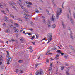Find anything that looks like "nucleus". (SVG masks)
<instances>
[{"label":"nucleus","mask_w":75,"mask_h":75,"mask_svg":"<svg viewBox=\"0 0 75 75\" xmlns=\"http://www.w3.org/2000/svg\"><path fill=\"white\" fill-rule=\"evenodd\" d=\"M21 39H20V40L21 41H24V39L23 38V37H21Z\"/></svg>","instance_id":"19"},{"label":"nucleus","mask_w":75,"mask_h":75,"mask_svg":"<svg viewBox=\"0 0 75 75\" xmlns=\"http://www.w3.org/2000/svg\"><path fill=\"white\" fill-rule=\"evenodd\" d=\"M55 59H59L58 58H57V57H56L54 58Z\"/></svg>","instance_id":"44"},{"label":"nucleus","mask_w":75,"mask_h":75,"mask_svg":"<svg viewBox=\"0 0 75 75\" xmlns=\"http://www.w3.org/2000/svg\"><path fill=\"white\" fill-rule=\"evenodd\" d=\"M1 12L3 13V14H6V13H5V12L3 10H1Z\"/></svg>","instance_id":"25"},{"label":"nucleus","mask_w":75,"mask_h":75,"mask_svg":"<svg viewBox=\"0 0 75 75\" xmlns=\"http://www.w3.org/2000/svg\"><path fill=\"white\" fill-rule=\"evenodd\" d=\"M56 18H55V17L54 15H52V16L50 18V20L51 21H53V23H55L56 21Z\"/></svg>","instance_id":"3"},{"label":"nucleus","mask_w":75,"mask_h":75,"mask_svg":"<svg viewBox=\"0 0 75 75\" xmlns=\"http://www.w3.org/2000/svg\"><path fill=\"white\" fill-rule=\"evenodd\" d=\"M26 20H30V19L28 18H26Z\"/></svg>","instance_id":"52"},{"label":"nucleus","mask_w":75,"mask_h":75,"mask_svg":"<svg viewBox=\"0 0 75 75\" xmlns=\"http://www.w3.org/2000/svg\"><path fill=\"white\" fill-rule=\"evenodd\" d=\"M4 20V21H6V22H7V23H8V20L6 18H5Z\"/></svg>","instance_id":"15"},{"label":"nucleus","mask_w":75,"mask_h":75,"mask_svg":"<svg viewBox=\"0 0 75 75\" xmlns=\"http://www.w3.org/2000/svg\"><path fill=\"white\" fill-rule=\"evenodd\" d=\"M16 19L17 20H18V21H23L21 19L19 18H17Z\"/></svg>","instance_id":"18"},{"label":"nucleus","mask_w":75,"mask_h":75,"mask_svg":"<svg viewBox=\"0 0 75 75\" xmlns=\"http://www.w3.org/2000/svg\"><path fill=\"white\" fill-rule=\"evenodd\" d=\"M11 41H15V40H14L13 39H12L11 40Z\"/></svg>","instance_id":"48"},{"label":"nucleus","mask_w":75,"mask_h":75,"mask_svg":"<svg viewBox=\"0 0 75 75\" xmlns=\"http://www.w3.org/2000/svg\"><path fill=\"white\" fill-rule=\"evenodd\" d=\"M23 70H20V73H21V74H22L23 73Z\"/></svg>","instance_id":"26"},{"label":"nucleus","mask_w":75,"mask_h":75,"mask_svg":"<svg viewBox=\"0 0 75 75\" xmlns=\"http://www.w3.org/2000/svg\"><path fill=\"white\" fill-rule=\"evenodd\" d=\"M7 64L8 65H9L10 64V62H7Z\"/></svg>","instance_id":"53"},{"label":"nucleus","mask_w":75,"mask_h":75,"mask_svg":"<svg viewBox=\"0 0 75 75\" xmlns=\"http://www.w3.org/2000/svg\"><path fill=\"white\" fill-rule=\"evenodd\" d=\"M29 49H30V52H32V51H33V50H32V47H31V46H30L29 47Z\"/></svg>","instance_id":"8"},{"label":"nucleus","mask_w":75,"mask_h":75,"mask_svg":"<svg viewBox=\"0 0 75 75\" xmlns=\"http://www.w3.org/2000/svg\"><path fill=\"white\" fill-rule=\"evenodd\" d=\"M52 68H51V67L50 68L49 71H51V70H52Z\"/></svg>","instance_id":"45"},{"label":"nucleus","mask_w":75,"mask_h":75,"mask_svg":"<svg viewBox=\"0 0 75 75\" xmlns=\"http://www.w3.org/2000/svg\"><path fill=\"white\" fill-rule=\"evenodd\" d=\"M71 50H73V51H74V52H75V49H74V48L73 47L72 48Z\"/></svg>","instance_id":"30"},{"label":"nucleus","mask_w":75,"mask_h":75,"mask_svg":"<svg viewBox=\"0 0 75 75\" xmlns=\"http://www.w3.org/2000/svg\"><path fill=\"white\" fill-rule=\"evenodd\" d=\"M28 34L29 35H31V34L30 33H28Z\"/></svg>","instance_id":"60"},{"label":"nucleus","mask_w":75,"mask_h":75,"mask_svg":"<svg viewBox=\"0 0 75 75\" xmlns=\"http://www.w3.org/2000/svg\"><path fill=\"white\" fill-rule=\"evenodd\" d=\"M16 33H17V32H18V30H15Z\"/></svg>","instance_id":"56"},{"label":"nucleus","mask_w":75,"mask_h":75,"mask_svg":"<svg viewBox=\"0 0 75 75\" xmlns=\"http://www.w3.org/2000/svg\"><path fill=\"white\" fill-rule=\"evenodd\" d=\"M55 27H56V26L55 24L53 25H52V28H55Z\"/></svg>","instance_id":"17"},{"label":"nucleus","mask_w":75,"mask_h":75,"mask_svg":"<svg viewBox=\"0 0 75 75\" xmlns=\"http://www.w3.org/2000/svg\"><path fill=\"white\" fill-rule=\"evenodd\" d=\"M9 4H10L11 6V5H14V4H16L15 3L12 2L9 3Z\"/></svg>","instance_id":"6"},{"label":"nucleus","mask_w":75,"mask_h":75,"mask_svg":"<svg viewBox=\"0 0 75 75\" xmlns=\"http://www.w3.org/2000/svg\"><path fill=\"white\" fill-rule=\"evenodd\" d=\"M35 38V36H34V35H33L32 37V38L34 39Z\"/></svg>","instance_id":"54"},{"label":"nucleus","mask_w":75,"mask_h":75,"mask_svg":"<svg viewBox=\"0 0 75 75\" xmlns=\"http://www.w3.org/2000/svg\"><path fill=\"white\" fill-rule=\"evenodd\" d=\"M6 6V4L5 3H4L3 5H1V4L0 3V7H1H1H3V6Z\"/></svg>","instance_id":"5"},{"label":"nucleus","mask_w":75,"mask_h":75,"mask_svg":"<svg viewBox=\"0 0 75 75\" xmlns=\"http://www.w3.org/2000/svg\"><path fill=\"white\" fill-rule=\"evenodd\" d=\"M47 37L49 39L48 40V42H47V44H48L49 42H51V40H52V34L51 33H48L47 34Z\"/></svg>","instance_id":"2"},{"label":"nucleus","mask_w":75,"mask_h":75,"mask_svg":"<svg viewBox=\"0 0 75 75\" xmlns=\"http://www.w3.org/2000/svg\"><path fill=\"white\" fill-rule=\"evenodd\" d=\"M62 13V9L61 8H58L57 12H56V18L58 19L59 15H61Z\"/></svg>","instance_id":"1"},{"label":"nucleus","mask_w":75,"mask_h":75,"mask_svg":"<svg viewBox=\"0 0 75 75\" xmlns=\"http://www.w3.org/2000/svg\"><path fill=\"white\" fill-rule=\"evenodd\" d=\"M46 62L47 63H49V60H48V59L46 60Z\"/></svg>","instance_id":"31"},{"label":"nucleus","mask_w":75,"mask_h":75,"mask_svg":"<svg viewBox=\"0 0 75 75\" xmlns=\"http://www.w3.org/2000/svg\"><path fill=\"white\" fill-rule=\"evenodd\" d=\"M56 50V48H55V47L52 48V51H54V50Z\"/></svg>","instance_id":"28"},{"label":"nucleus","mask_w":75,"mask_h":75,"mask_svg":"<svg viewBox=\"0 0 75 75\" xmlns=\"http://www.w3.org/2000/svg\"><path fill=\"white\" fill-rule=\"evenodd\" d=\"M73 15V17H74V18H75V13H74Z\"/></svg>","instance_id":"39"},{"label":"nucleus","mask_w":75,"mask_h":75,"mask_svg":"<svg viewBox=\"0 0 75 75\" xmlns=\"http://www.w3.org/2000/svg\"><path fill=\"white\" fill-rule=\"evenodd\" d=\"M47 25L48 26V27H51V23H50V22H49L48 23Z\"/></svg>","instance_id":"9"},{"label":"nucleus","mask_w":75,"mask_h":75,"mask_svg":"<svg viewBox=\"0 0 75 75\" xmlns=\"http://www.w3.org/2000/svg\"><path fill=\"white\" fill-rule=\"evenodd\" d=\"M15 25H16V27H19V25L17 23H15Z\"/></svg>","instance_id":"24"},{"label":"nucleus","mask_w":75,"mask_h":75,"mask_svg":"<svg viewBox=\"0 0 75 75\" xmlns=\"http://www.w3.org/2000/svg\"><path fill=\"white\" fill-rule=\"evenodd\" d=\"M70 37L71 38H72V39H73V37H72V35H71H71H70Z\"/></svg>","instance_id":"32"},{"label":"nucleus","mask_w":75,"mask_h":75,"mask_svg":"<svg viewBox=\"0 0 75 75\" xmlns=\"http://www.w3.org/2000/svg\"><path fill=\"white\" fill-rule=\"evenodd\" d=\"M23 61L22 60H19L18 61V62L19 63H23Z\"/></svg>","instance_id":"23"},{"label":"nucleus","mask_w":75,"mask_h":75,"mask_svg":"<svg viewBox=\"0 0 75 75\" xmlns=\"http://www.w3.org/2000/svg\"><path fill=\"white\" fill-rule=\"evenodd\" d=\"M10 21L11 23H13V21L12 20H10Z\"/></svg>","instance_id":"40"},{"label":"nucleus","mask_w":75,"mask_h":75,"mask_svg":"<svg viewBox=\"0 0 75 75\" xmlns=\"http://www.w3.org/2000/svg\"><path fill=\"white\" fill-rule=\"evenodd\" d=\"M10 27H11V28H14V27L13 26V25L10 26Z\"/></svg>","instance_id":"46"},{"label":"nucleus","mask_w":75,"mask_h":75,"mask_svg":"<svg viewBox=\"0 0 75 75\" xmlns=\"http://www.w3.org/2000/svg\"><path fill=\"white\" fill-rule=\"evenodd\" d=\"M60 54H61V55H64V53H61Z\"/></svg>","instance_id":"62"},{"label":"nucleus","mask_w":75,"mask_h":75,"mask_svg":"<svg viewBox=\"0 0 75 75\" xmlns=\"http://www.w3.org/2000/svg\"><path fill=\"white\" fill-rule=\"evenodd\" d=\"M6 52H7V57H8L9 56V52L8 51H7Z\"/></svg>","instance_id":"22"},{"label":"nucleus","mask_w":75,"mask_h":75,"mask_svg":"<svg viewBox=\"0 0 75 75\" xmlns=\"http://www.w3.org/2000/svg\"><path fill=\"white\" fill-rule=\"evenodd\" d=\"M35 67H37L38 65V64H35Z\"/></svg>","instance_id":"55"},{"label":"nucleus","mask_w":75,"mask_h":75,"mask_svg":"<svg viewBox=\"0 0 75 75\" xmlns=\"http://www.w3.org/2000/svg\"><path fill=\"white\" fill-rule=\"evenodd\" d=\"M62 26H63V28H65L66 27V26H65V25H62Z\"/></svg>","instance_id":"42"},{"label":"nucleus","mask_w":75,"mask_h":75,"mask_svg":"<svg viewBox=\"0 0 75 75\" xmlns=\"http://www.w3.org/2000/svg\"><path fill=\"white\" fill-rule=\"evenodd\" d=\"M23 10L24 11H25V12H27V9H26L24 8Z\"/></svg>","instance_id":"35"},{"label":"nucleus","mask_w":75,"mask_h":75,"mask_svg":"<svg viewBox=\"0 0 75 75\" xmlns=\"http://www.w3.org/2000/svg\"><path fill=\"white\" fill-rule=\"evenodd\" d=\"M27 7H28L30 8H32V6L30 5H28L27 6Z\"/></svg>","instance_id":"10"},{"label":"nucleus","mask_w":75,"mask_h":75,"mask_svg":"<svg viewBox=\"0 0 75 75\" xmlns=\"http://www.w3.org/2000/svg\"><path fill=\"white\" fill-rule=\"evenodd\" d=\"M41 17L43 19V20L45 19V17H44V16H43L42 15H41Z\"/></svg>","instance_id":"27"},{"label":"nucleus","mask_w":75,"mask_h":75,"mask_svg":"<svg viewBox=\"0 0 75 75\" xmlns=\"http://www.w3.org/2000/svg\"><path fill=\"white\" fill-rule=\"evenodd\" d=\"M62 25H64V22H62Z\"/></svg>","instance_id":"63"},{"label":"nucleus","mask_w":75,"mask_h":75,"mask_svg":"<svg viewBox=\"0 0 75 75\" xmlns=\"http://www.w3.org/2000/svg\"><path fill=\"white\" fill-rule=\"evenodd\" d=\"M65 65H66V66H68V64L66 63L65 64Z\"/></svg>","instance_id":"64"},{"label":"nucleus","mask_w":75,"mask_h":75,"mask_svg":"<svg viewBox=\"0 0 75 75\" xmlns=\"http://www.w3.org/2000/svg\"><path fill=\"white\" fill-rule=\"evenodd\" d=\"M22 14H24V15H25V16H27V17H29V16H29V15L27 14H26L24 12H22Z\"/></svg>","instance_id":"7"},{"label":"nucleus","mask_w":75,"mask_h":75,"mask_svg":"<svg viewBox=\"0 0 75 75\" xmlns=\"http://www.w3.org/2000/svg\"><path fill=\"white\" fill-rule=\"evenodd\" d=\"M26 3L27 4H29V3L28 1L26 2Z\"/></svg>","instance_id":"61"},{"label":"nucleus","mask_w":75,"mask_h":75,"mask_svg":"<svg viewBox=\"0 0 75 75\" xmlns=\"http://www.w3.org/2000/svg\"><path fill=\"white\" fill-rule=\"evenodd\" d=\"M52 54V53H48L47 54V53L46 54V55H51Z\"/></svg>","instance_id":"34"},{"label":"nucleus","mask_w":75,"mask_h":75,"mask_svg":"<svg viewBox=\"0 0 75 75\" xmlns=\"http://www.w3.org/2000/svg\"><path fill=\"white\" fill-rule=\"evenodd\" d=\"M70 21L71 22V23L73 24H74V21H73V20H72V18H70Z\"/></svg>","instance_id":"14"},{"label":"nucleus","mask_w":75,"mask_h":75,"mask_svg":"<svg viewBox=\"0 0 75 75\" xmlns=\"http://www.w3.org/2000/svg\"><path fill=\"white\" fill-rule=\"evenodd\" d=\"M42 22H43L44 24H46L47 23V22H46V21H45V19H43L42 20Z\"/></svg>","instance_id":"16"},{"label":"nucleus","mask_w":75,"mask_h":75,"mask_svg":"<svg viewBox=\"0 0 75 75\" xmlns=\"http://www.w3.org/2000/svg\"><path fill=\"white\" fill-rule=\"evenodd\" d=\"M31 42V43L33 44V45H35V42Z\"/></svg>","instance_id":"43"},{"label":"nucleus","mask_w":75,"mask_h":75,"mask_svg":"<svg viewBox=\"0 0 75 75\" xmlns=\"http://www.w3.org/2000/svg\"><path fill=\"white\" fill-rule=\"evenodd\" d=\"M19 4L20 6L21 7V6H22V4H21V3L20 4V3H19Z\"/></svg>","instance_id":"47"},{"label":"nucleus","mask_w":75,"mask_h":75,"mask_svg":"<svg viewBox=\"0 0 75 75\" xmlns=\"http://www.w3.org/2000/svg\"><path fill=\"white\" fill-rule=\"evenodd\" d=\"M56 57H59V55L58 54L56 55Z\"/></svg>","instance_id":"58"},{"label":"nucleus","mask_w":75,"mask_h":75,"mask_svg":"<svg viewBox=\"0 0 75 75\" xmlns=\"http://www.w3.org/2000/svg\"><path fill=\"white\" fill-rule=\"evenodd\" d=\"M29 4H30V5H32V3H31V2H30L29 3Z\"/></svg>","instance_id":"50"},{"label":"nucleus","mask_w":75,"mask_h":75,"mask_svg":"<svg viewBox=\"0 0 75 75\" xmlns=\"http://www.w3.org/2000/svg\"><path fill=\"white\" fill-rule=\"evenodd\" d=\"M69 48H71V49H72V48H73V47H72V46L70 45H69Z\"/></svg>","instance_id":"37"},{"label":"nucleus","mask_w":75,"mask_h":75,"mask_svg":"<svg viewBox=\"0 0 75 75\" xmlns=\"http://www.w3.org/2000/svg\"><path fill=\"white\" fill-rule=\"evenodd\" d=\"M57 52H59V53H62V52L61 51V50H57Z\"/></svg>","instance_id":"12"},{"label":"nucleus","mask_w":75,"mask_h":75,"mask_svg":"<svg viewBox=\"0 0 75 75\" xmlns=\"http://www.w3.org/2000/svg\"><path fill=\"white\" fill-rule=\"evenodd\" d=\"M23 31V28H21V30H20V32H21Z\"/></svg>","instance_id":"51"},{"label":"nucleus","mask_w":75,"mask_h":75,"mask_svg":"<svg viewBox=\"0 0 75 75\" xmlns=\"http://www.w3.org/2000/svg\"><path fill=\"white\" fill-rule=\"evenodd\" d=\"M50 50H49L46 53H47V54H48V53H50Z\"/></svg>","instance_id":"49"},{"label":"nucleus","mask_w":75,"mask_h":75,"mask_svg":"<svg viewBox=\"0 0 75 75\" xmlns=\"http://www.w3.org/2000/svg\"><path fill=\"white\" fill-rule=\"evenodd\" d=\"M67 16L68 18H69V15L67 14Z\"/></svg>","instance_id":"57"},{"label":"nucleus","mask_w":75,"mask_h":75,"mask_svg":"<svg viewBox=\"0 0 75 75\" xmlns=\"http://www.w3.org/2000/svg\"><path fill=\"white\" fill-rule=\"evenodd\" d=\"M35 35L36 36V38H38L39 36V35L38 33H36L35 34Z\"/></svg>","instance_id":"13"},{"label":"nucleus","mask_w":75,"mask_h":75,"mask_svg":"<svg viewBox=\"0 0 75 75\" xmlns=\"http://www.w3.org/2000/svg\"><path fill=\"white\" fill-rule=\"evenodd\" d=\"M36 13H39V11L37 9H36L35 10Z\"/></svg>","instance_id":"21"},{"label":"nucleus","mask_w":75,"mask_h":75,"mask_svg":"<svg viewBox=\"0 0 75 75\" xmlns=\"http://www.w3.org/2000/svg\"><path fill=\"white\" fill-rule=\"evenodd\" d=\"M56 71L57 72L58 71V67H56Z\"/></svg>","instance_id":"36"},{"label":"nucleus","mask_w":75,"mask_h":75,"mask_svg":"<svg viewBox=\"0 0 75 75\" xmlns=\"http://www.w3.org/2000/svg\"><path fill=\"white\" fill-rule=\"evenodd\" d=\"M43 73V71H42V70H38L36 72V75H41V74Z\"/></svg>","instance_id":"4"},{"label":"nucleus","mask_w":75,"mask_h":75,"mask_svg":"<svg viewBox=\"0 0 75 75\" xmlns=\"http://www.w3.org/2000/svg\"><path fill=\"white\" fill-rule=\"evenodd\" d=\"M6 33H10V30L8 29H7L6 30Z\"/></svg>","instance_id":"11"},{"label":"nucleus","mask_w":75,"mask_h":75,"mask_svg":"<svg viewBox=\"0 0 75 75\" xmlns=\"http://www.w3.org/2000/svg\"><path fill=\"white\" fill-rule=\"evenodd\" d=\"M2 59H3V57H2V56H0V61H1L2 60Z\"/></svg>","instance_id":"20"},{"label":"nucleus","mask_w":75,"mask_h":75,"mask_svg":"<svg viewBox=\"0 0 75 75\" xmlns=\"http://www.w3.org/2000/svg\"><path fill=\"white\" fill-rule=\"evenodd\" d=\"M46 11L47 12V13L50 15V14H49V11L48 10H46Z\"/></svg>","instance_id":"41"},{"label":"nucleus","mask_w":75,"mask_h":75,"mask_svg":"<svg viewBox=\"0 0 75 75\" xmlns=\"http://www.w3.org/2000/svg\"><path fill=\"white\" fill-rule=\"evenodd\" d=\"M15 72L17 73L18 72V69H16L15 70Z\"/></svg>","instance_id":"29"},{"label":"nucleus","mask_w":75,"mask_h":75,"mask_svg":"<svg viewBox=\"0 0 75 75\" xmlns=\"http://www.w3.org/2000/svg\"><path fill=\"white\" fill-rule=\"evenodd\" d=\"M13 28L15 29V30H17V29H16V27H13Z\"/></svg>","instance_id":"59"},{"label":"nucleus","mask_w":75,"mask_h":75,"mask_svg":"<svg viewBox=\"0 0 75 75\" xmlns=\"http://www.w3.org/2000/svg\"><path fill=\"white\" fill-rule=\"evenodd\" d=\"M61 68V70H63V69H64V67L62 66Z\"/></svg>","instance_id":"38"},{"label":"nucleus","mask_w":75,"mask_h":75,"mask_svg":"<svg viewBox=\"0 0 75 75\" xmlns=\"http://www.w3.org/2000/svg\"><path fill=\"white\" fill-rule=\"evenodd\" d=\"M65 58L66 59H67V58H68V57L66 56H64Z\"/></svg>","instance_id":"33"}]
</instances>
